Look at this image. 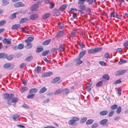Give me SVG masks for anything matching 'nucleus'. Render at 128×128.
<instances>
[{
  "instance_id": "obj_1",
  "label": "nucleus",
  "mask_w": 128,
  "mask_h": 128,
  "mask_svg": "<svg viewBox=\"0 0 128 128\" xmlns=\"http://www.w3.org/2000/svg\"><path fill=\"white\" fill-rule=\"evenodd\" d=\"M102 48L101 47H97L94 49L92 48L89 50L88 52L89 54H95L97 52L100 51Z\"/></svg>"
},
{
  "instance_id": "obj_2",
  "label": "nucleus",
  "mask_w": 128,
  "mask_h": 128,
  "mask_svg": "<svg viewBox=\"0 0 128 128\" xmlns=\"http://www.w3.org/2000/svg\"><path fill=\"white\" fill-rule=\"evenodd\" d=\"M79 118L76 117H74L72 118V119L69 121L68 122V124L69 125H72L75 122H76L78 121Z\"/></svg>"
},
{
  "instance_id": "obj_3",
  "label": "nucleus",
  "mask_w": 128,
  "mask_h": 128,
  "mask_svg": "<svg viewBox=\"0 0 128 128\" xmlns=\"http://www.w3.org/2000/svg\"><path fill=\"white\" fill-rule=\"evenodd\" d=\"M74 62L76 64L77 66H79L82 62V61H81L80 58H76L74 60Z\"/></svg>"
},
{
  "instance_id": "obj_4",
  "label": "nucleus",
  "mask_w": 128,
  "mask_h": 128,
  "mask_svg": "<svg viewBox=\"0 0 128 128\" xmlns=\"http://www.w3.org/2000/svg\"><path fill=\"white\" fill-rule=\"evenodd\" d=\"M52 13L53 15L55 16H58L60 14L59 10L57 9L53 10Z\"/></svg>"
},
{
  "instance_id": "obj_5",
  "label": "nucleus",
  "mask_w": 128,
  "mask_h": 128,
  "mask_svg": "<svg viewBox=\"0 0 128 128\" xmlns=\"http://www.w3.org/2000/svg\"><path fill=\"white\" fill-rule=\"evenodd\" d=\"M25 5L22 2H18L15 3L14 5V6L16 7H19L20 6L24 7Z\"/></svg>"
},
{
  "instance_id": "obj_6",
  "label": "nucleus",
  "mask_w": 128,
  "mask_h": 128,
  "mask_svg": "<svg viewBox=\"0 0 128 128\" xmlns=\"http://www.w3.org/2000/svg\"><path fill=\"white\" fill-rule=\"evenodd\" d=\"M52 74V72H50L44 73L42 75V78L50 76Z\"/></svg>"
},
{
  "instance_id": "obj_7",
  "label": "nucleus",
  "mask_w": 128,
  "mask_h": 128,
  "mask_svg": "<svg viewBox=\"0 0 128 128\" xmlns=\"http://www.w3.org/2000/svg\"><path fill=\"white\" fill-rule=\"evenodd\" d=\"M11 39L10 38H4L2 42L4 44H11Z\"/></svg>"
},
{
  "instance_id": "obj_8",
  "label": "nucleus",
  "mask_w": 128,
  "mask_h": 128,
  "mask_svg": "<svg viewBox=\"0 0 128 128\" xmlns=\"http://www.w3.org/2000/svg\"><path fill=\"white\" fill-rule=\"evenodd\" d=\"M38 4H34L32 5L30 8V9L32 11L36 10L38 8Z\"/></svg>"
},
{
  "instance_id": "obj_9",
  "label": "nucleus",
  "mask_w": 128,
  "mask_h": 128,
  "mask_svg": "<svg viewBox=\"0 0 128 128\" xmlns=\"http://www.w3.org/2000/svg\"><path fill=\"white\" fill-rule=\"evenodd\" d=\"M126 71V70H125L119 71L116 73V76L120 75L125 73Z\"/></svg>"
},
{
  "instance_id": "obj_10",
  "label": "nucleus",
  "mask_w": 128,
  "mask_h": 128,
  "mask_svg": "<svg viewBox=\"0 0 128 128\" xmlns=\"http://www.w3.org/2000/svg\"><path fill=\"white\" fill-rule=\"evenodd\" d=\"M38 16V15L37 14H34L30 16V18L32 20H34L36 19Z\"/></svg>"
},
{
  "instance_id": "obj_11",
  "label": "nucleus",
  "mask_w": 128,
  "mask_h": 128,
  "mask_svg": "<svg viewBox=\"0 0 128 128\" xmlns=\"http://www.w3.org/2000/svg\"><path fill=\"white\" fill-rule=\"evenodd\" d=\"M64 34V32L63 31H61L58 32L56 36V37L58 38L62 36Z\"/></svg>"
},
{
  "instance_id": "obj_12",
  "label": "nucleus",
  "mask_w": 128,
  "mask_h": 128,
  "mask_svg": "<svg viewBox=\"0 0 128 128\" xmlns=\"http://www.w3.org/2000/svg\"><path fill=\"white\" fill-rule=\"evenodd\" d=\"M108 121V120L107 119H105L102 120L100 122V124L102 125H104L107 123Z\"/></svg>"
},
{
  "instance_id": "obj_13",
  "label": "nucleus",
  "mask_w": 128,
  "mask_h": 128,
  "mask_svg": "<svg viewBox=\"0 0 128 128\" xmlns=\"http://www.w3.org/2000/svg\"><path fill=\"white\" fill-rule=\"evenodd\" d=\"M7 56V54H6L4 53H0V58L4 59L6 58Z\"/></svg>"
},
{
  "instance_id": "obj_14",
  "label": "nucleus",
  "mask_w": 128,
  "mask_h": 128,
  "mask_svg": "<svg viewBox=\"0 0 128 128\" xmlns=\"http://www.w3.org/2000/svg\"><path fill=\"white\" fill-rule=\"evenodd\" d=\"M86 52L85 50H84L81 52L78 56V58H82L85 54Z\"/></svg>"
},
{
  "instance_id": "obj_15",
  "label": "nucleus",
  "mask_w": 128,
  "mask_h": 128,
  "mask_svg": "<svg viewBox=\"0 0 128 128\" xmlns=\"http://www.w3.org/2000/svg\"><path fill=\"white\" fill-rule=\"evenodd\" d=\"M108 113V112L106 110H104L100 112V114L101 116H104L106 115Z\"/></svg>"
},
{
  "instance_id": "obj_16",
  "label": "nucleus",
  "mask_w": 128,
  "mask_h": 128,
  "mask_svg": "<svg viewBox=\"0 0 128 128\" xmlns=\"http://www.w3.org/2000/svg\"><path fill=\"white\" fill-rule=\"evenodd\" d=\"M50 14L49 13H46L44 14L42 18L44 19H46L48 18L50 16Z\"/></svg>"
},
{
  "instance_id": "obj_17",
  "label": "nucleus",
  "mask_w": 128,
  "mask_h": 128,
  "mask_svg": "<svg viewBox=\"0 0 128 128\" xmlns=\"http://www.w3.org/2000/svg\"><path fill=\"white\" fill-rule=\"evenodd\" d=\"M34 38L33 37L30 36L28 37L27 39L25 41V42H31L34 40Z\"/></svg>"
},
{
  "instance_id": "obj_18",
  "label": "nucleus",
  "mask_w": 128,
  "mask_h": 128,
  "mask_svg": "<svg viewBox=\"0 0 128 128\" xmlns=\"http://www.w3.org/2000/svg\"><path fill=\"white\" fill-rule=\"evenodd\" d=\"M47 90V89L45 87H43L40 90L39 93L40 94L46 92Z\"/></svg>"
},
{
  "instance_id": "obj_19",
  "label": "nucleus",
  "mask_w": 128,
  "mask_h": 128,
  "mask_svg": "<svg viewBox=\"0 0 128 128\" xmlns=\"http://www.w3.org/2000/svg\"><path fill=\"white\" fill-rule=\"evenodd\" d=\"M58 50L60 52L64 51V48L63 44H61L58 48Z\"/></svg>"
},
{
  "instance_id": "obj_20",
  "label": "nucleus",
  "mask_w": 128,
  "mask_h": 128,
  "mask_svg": "<svg viewBox=\"0 0 128 128\" xmlns=\"http://www.w3.org/2000/svg\"><path fill=\"white\" fill-rule=\"evenodd\" d=\"M28 20V19L27 18H24L21 19L20 21V23H22Z\"/></svg>"
},
{
  "instance_id": "obj_21",
  "label": "nucleus",
  "mask_w": 128,
  "mask_h": 128,
  "mask_svg": "<svg viewBox=\"0 0 128 128\" xmlns=\"http://www.w3.org/2000/svg\"><path fill=\"white\" fill-rule=\"evenodd\" d=\"M20 26V25L19 24H15L12 27V29H16Z\"/></svg>"
},
{
  "instance_id": "obj_22",
  "label": "nucleus",
  "mask_w": 128,
  "mask_h": 128,
  "mask_svg": "<svg viewBox=\"0 0 128 128\" xmlns=\"http://www.w3.org/2000/svg\"><path fill=\"white\" fill-rule=\"evenodd\" d=\"M51 40L49 39L46 40L42 42V44L44 45H46L48 44L50 42Z\"/></svg>"
},
{
  "instance_id": "obj_23",
  "label": "nucleus",
  "mask_w": 128,
  "mask_h": 128,
  "mask_svg": "<svg viewBox=\"0 0 128 128\" xmlns=\"http://www.w3.org/2000/svg\"><path fill=\"white\" fill-rule=\"evenodd\" d=\"M62 92H63V94H67L69 93V90L68 89L66 88L62 90Z\"/></svg>"
},
{
  "instance_id": "obj_24",
  "label": "nucleus",
  "mask_w": 128,
  "mask_h": 128,
  "mask_svg": "<svg viewBox=\"0 0 128 128\" xmlns=\"http://www.w3.org/2000/svg\"><path fill=\"white\" fill-rule=\"evenodd\" d=\"M92 86V84H88L87 85L86 87V89L88 92H90L91 90V86Z\"/></svg>"
},
{
  "instance_id": "obj_25",
  "label": "nucleus",
  "mask_w": 128,
  "mask_h": 128,
  "mask_svg": "<svg viewBox=\"0 0 128 128\" xmlns=\"http://www.w3.org/2000/svg\"><path fill=\"white\" fill-rule=\"evenodd\" d=\"M79 8L84 11H85L86 10V8L85 6L83 4L79 5Z\"/></svg>"
},
{
  "instance_id": "obj_26",
  "label": "nucleus",
  "mask_w": 128,
  "mask_h": 128,
  "mask_svg": "<svg viewBox=\"0 0 128 128\" xmlns=\"http://www.w3.org/2000/svg\"><path fill=\"white\" fill-rule=\"evenodd\" d=\"M41 67L39 66H38L37 68L34 69L35 71L37 73H40L41 70Z\"/></svg>"
},
{
  "instance_id": "obj_27",
  "label": "nucleus",
  "mask_w": 128,
  "mask_h": 128,
  "mask_svg": "<svg viewBox=\"0 0 128 128\" xmlns=\"http://www.w3.org/2000/svg\"><path fill=\"white\" fill-rule=\"evenodd\" d=\"M60 77H56L55 78L52 80V83H55L57 82L58 81L60 80Z\"/></svg>"
},
{
  "instance_id": "obj_28",
  "label": "nucleus",
  "mask_w": 128,
  "mask_h": 128,
  "mask_svg": "<svg viewBox=\"0 0 128 128\" xmlns=\"http://www.w3.org/2000/svg\"><path fill=\"white\" fill-rule=\"evenodd\" d=\"M20 116V114L16 113L13 115L12 118L13 119L16 120L18 118V117Z\"/></svg>"
},
{
  "instance_id": "obj_29",
  "label": "nucleus",
  "mask_w": 128,
  "mask_h": 128,
  "mask_svg": "<svg viewBox=\"0 0 128 128\" xmlns=\"http://www.w3.org/2000/svg\"><path fill=\"white\" fill-rule=\"evenodd\" d=\"M14 97V95L12 94H8V100H10Z\"/></svg>"
},
{
  "instance_id": "obj_30",
  "label": "nucleus",
  "mask_w": 128,
  "mask_h": 128,
  "mask_svg": "<svg viewBox=\"0 0 128 128\" xmlns=\"http://www.w3.org/2000/svg\"><path fill=\"white\" fill-rule=\"evenodd\" d=\"M94 121V120L92 119L89 120L87 121L86 124L87 125L90 124L93 122Z\"/></svg>"
},
{
  "instance_id": "obj_31",
  "label": "nucleus",
  "mask_w": 128,
  "mask_h": 128,
  "mask_svg": "<svg viewBox=\"0 0 128 128\" xmlns=\"http://www.w3.org/2000/svg\"><path fill=\"white\" fill-rule=\"evenodd\" d=\"M28 90V88L26 86L22 88L20 91H21V93L24 92L25 91H27Z\"/></svg>"
},
{
  "instance_id": "obj_32",
  "label": "nucleus",
  "mask_w": 128,
  "mask_h": 128,
  "mask_svg": "<svg viewBox=\"0 0 128 128\" xmlns=\"http://www.w3.org/2000/svg\"><path fill=\"white\" fill-rule=\"evenodd\" d=\"M103 78L106 80H108L110 78V77L108 75L105 74L102 76Z\"/></svg>"
},
{
  "instance_id": "obj_33",
  "label": "nucleus",
  "mask_w": 128,
  "mask_h": 128,
  "mask_svg": "<svg viewBox=\"0 0 128 128\" xmlns=\"http://www.w3.org/2000/svg\"><path fill=\"white\" fill-rule=\"evenodd\" d=\"M49 50H48L44 51L42 53V55L43 56H46L49 52Z\"/></svg>"
},
{
  "instance_id": "obj_34",
  "label": "nucleus",
  "mask_w": 128,
  "mask_h": 128,
  "mask_svg": "<svg viewBox=\"0 0 128 128\" xmlns=\"http://www.w3.org/2000/svg\"><path fill=\"white\" fill-rule=\"evenodd\" d=\"M18 99L16 97H14L12 98L11 101L12 103H14L18 102Z\"/></svg>"
},
{
  "instance_id": "obj_35",
  "label": "nucleus",
  "mask_w": 128,
  "mask_h": 128,
  "mask_svg": "<svg viewBox=\"0 0 128 128\" xmlns=\"http://www.w3.org/2000/svg\"><path fill=\"white\" fill-rule=\"evenodd\" d=\"M38 91V90L36 88H32L31 89L30 91L29 92L30 93H36Z\"/></svg>"
},
{
  "instance_id": "obj_36",
  "label": "nucleus",
  "mask_w": 128,
  "mask_h": 128,
  "mask_svg": "<svg viewBox=\"0 0 128 128\" xmlns=\"http://www.w3.org/2000/svg\"><path fill=\"white\" fill-rule=\"evenodd\" d=\"M86 0H78V4H83Z\"/></svg>"
},
{
  "instance_id": "obj_37",
  "label": "nucleus",
  "mask_w": 128,
  "mask_h": 128,
  "mask_svg": "<svg viewBox=\"0 0 128 128\" xmlns=\"http://www.w3.org/2000/svg\"><path fill=\"white\" fill-rule=\"evenodd\" d=\"M14 56L13 55H9L8 56H7L6 58L8 60H10L14 58Z\"/></svg>"
},
{
  "instance_id": "obj_38",
  "label": "nucleus",
  "mask_w": 128,
  "mask_h": 128,
  "mask_svg": "<svg viewBox=\"0 0 128 128\" xmlns=\"http://www.w3.org/2000/svg\"><path fill=\"white\" fill-rule=\"evenodd\" d=\"M35 96V94H28L27 96V98H28L32 99Z\"/></svg>"
},
{
  "instance_id": "obj_39",
  "label": "nucleus",
  "mask_w": 128,
  "mask_h": 128,
  "mask_svg": "<svg viewBox=\"0 0 128 128\" xmlns=\"http://www.w3.org/2000/svg\"><path fill=\"white\" fill-rule=\"evenodd\" d=\"M66 8V4H63L61 6L60 8V10H63Z\"/></svg>"
},
{
  "instance_id": "obj_40",
  "label": "nucleus",
  "mask_w": 128,
  "mask_h": 128,
  "mask_svg": "<svg viewBox=\"0 0 128 128\" xmlns=\"http://www.w3.org/2000/svg\"><path fill=\"white\" fill-rule=\"evenodd\" d=\"M3 98L4 99H8V93H5L2 96Z\"/></svg>"
},
{
  "instance_id": "obj_41",
  "label": "nucleus",
  "mask_w": 128,
  "mask_h": 128,
  "mask_svg": "<svg viewBox=\"0 0 128 128\" xmlns=\"http://www.w3.org/2000/svg\"><path fill=\"white\" fill-rule=\"evenodd\" d=\"M61 92H62V90L59 89L56 90L54 93V94L55 95L58 94L60 93Z\"/></svg>"
},
{
  "instance_id": "obj_42",
  "label": "nucleus",
  "mask_w": 128,
  "mask_h": 128,
  "mask_svg": "<svg viewBox=\"0 0 128 128\" xmlns=\"http://www.w3.org/2000/svg\"><path fill=\"white\" fill-rule=\"evenodd\" d=\"M11 66V64L10 63H6L4 65V68H8Z\"/></svg>"
},
{
  "instance_id": "obj_43",
  "label": "nucleus",
  "mask_w": 128,
  "mask_h": 128,
  "mask_svg": "<svg viewBox=\"0 0 128 128\" xmlns=\"http://www.w3.org/2000/svg\"><path fill=\"white\" fill-rule=\"evenodd\" d=\"M24 47V45L22 44H20L18 46V49L19 50H21Z\"/></svg>"
},
{
  "instance_id": "obj_44",
  "label": "nucleus",
  "mask_w": 128,
  "mask_h": 128,
  "mask_svg": "<svg viewBox=\"0 0 128 128\" xmlns=\"http://www.w3.org/2000/svg\"><path fill=\"white\" fill-rule=\"evenodd\" d=\"M44 49L42 48H37L36 52L38 53L42 51Z\"/></svg>"
},
{
  "instance_id": "obj_45",
  "label": "nucleus",
  "mask_w": 128,
  "mask_h": 128,
  "mask_svg": "<svg viewBox=\"0 0 128 128\" xmlns=\"http://www.w3.org/2000/svg\"><path fill=\"white\" fill-rule=\"evenodd\" d=\"M87 119V118L86 117L83 118L81 119L80 122L82 124L84 123L86 121Z\"/></svg>"
},
{
  "instance_id": "obj_46",
  "label": "nucleus",
  "mask_w": 128,
  "mask_h": 128,
  "mask_svg": "<svg viewBox=\"0 0 128 128\" xmlns=\"http://www.w3.org/2000/svg\"><path fill=\"white\" fill-rule=\"evenodd\" d=\"M121 111V108L120 106H118V108H117L116 112V113L118 114H120Z\"/></svg>"
},
{
  "instance_id": "obj_47",
  "label": "nucleus",
  "mask_w": 128,
  "mask_h": 128,
  "mask_svg": "<svg viewBox=\"0 0 128 128\" xmlns=\"http://www.w3.org/2000/svg\"><path fill=\"white\" fill-rule=\"evenodd\" d=\"M102 82L100 81L98 82L96 84V86L97 87H100L101 86L102 84Z\"/></svg>"
},
{
  "instance_id": "obj_48",
  "label": "nucleus",
  "mask_w": 128,
  "mask_h": 128,
  "mask_svg": "<svg viewBox=\"0 0 128 128\" xmlns=\"http://www.w3.org/2000/svg\"><path fill=\"white\" fill-rule=\"evenodd\" d=\"M118 105L116 104H114L110 107V108L112 110H115L117 108Z\"/></svg>"
},
{
  "instance_id": "obj_49",
  "label": "nucleus",
  "mask_w": 128,
  "mask_h": 128,
  "mask_svg": "<svg viewBox=\"0 0 128 128\" xmlns=\"http://www.w3.org/2000/svg\"><path fill=\"white\" fill-rule=\"evenodd\" d=\"M78 45L80 46V48H84L85 46L84 45L82 42L78 43Z\"/></svg>"
},
{
  "instance_id": "obj_50",
  "label": "nucleus",
  "mask_w": 128,
  "mask_h": 128,
  "mask_svg": "<svg viewBox=\"0 0 128 128\" xmlns=\"http://www.w3.org/2000/svg\"><path fill=\"white\" fill-rule=\"evenodd\" d=\"M121 82L120 79H119L116 81L114 82H113V84L114 85H116L120 83Z\"/></svg>"
},
{
  "instance_id": "obj_51",
  "label": "nucleus",
  "mask_w": 128,
  "mask_h": 128,
  "mask_svg": "<svg viewBox=\"0 0 128 128\" xmlns=\"http://www.w3.org/2000/svg\"><path fill=\"white\" fill-rule=\"evenodd\" d=\"M27 44V46H28V48H31L32 46V44H31V42H26Z\"/></svg>"
},
{
  "instance_id": "obj_52",
  "label": "nucleus",
  "mask_w": 128,
  "mask_h": 128,
  "mask_svg": "<svg viewBox=\"0 0 128 128\" xmlns=\"http://www.w3.org/2000/svg\"><path fill=\"white\" fill-rule=\"evenodd\" d=\"M127 62V60H124L120 61L118 62L119 64L121 65L124 63H126Z\"/></svg>"
},
{
  "instance_id": "obj_53",
  "label": "nucleus",
  "mask_w": 128,
  "mask_h": 128,
  "mask_svg": "<svg viewBox=\"0 0 128 128\" xmlns=\"http://www.w3.org/2000/svg\"><path fill=\"white\" fill-rule=\"evenodd\" d=\"M76 31L74 30H73L71 34V37L73 38L74 37L76 34Z\"/></svg>"
},
{
  "instance_id": "obj_54",
  "label": "nucleus",
  "mask_w": 128,
  "mask_h": 128,
  "mask_svg": "<svg viewBox=\"0 0 128 128\" xmlns=\"http://www.w3.org/2000/svg\"><path fill=\"white\" fill-rule=\"evenodd\" d=\"M8 0H2V2L4 5H6L8 4Z\"/></svg>"
},
{
  "instance_id": "obj_55",
  "label": "nucleus",
  "mask_w": 128,
  "mask_h": 128,
  "mask_svg": "<svg viewBox=\"0 0 128 128\" xmlns=\"http://www.w3.org/2000/svg\"><path fill=\"white\" fill-rule=\"evenodd\" d=\"M58 27L60 29H62L64 27L63 24L62 23H60L58 24Z\"/></svg>"
},
{
  "instance_id": "obj_56",
  "label": "nucleus",
  "mask_w": 128,
  "mask_h": 128,
  "mask_svg": "<svg viewBox=\"0 0 128 128\" xmlns=\"http://www.w3.org/2000/svg\"><path fill=\"white\" fill-rule=\"evenodd\" d=\"M114 111L112 110L108 114V116L109 117L112 116L114 114Z\"/></svg>"
},
{
  "instance_id": "obj_57",
  "label": "nucleus",
  "mask_w": 128,
  "mask_h": 128,
  "mask_svg": "<svg viewBox=\"0 0 128 128\" xmlns=\"http://www.w3.org/2000/svg\"><path fill=\"white\" fill-rule=\"evenodd\" d=\"M32 57L31 56H29L27 57L25 60L27 61H29L32 60Z\"/></svg>"
},
{
  "instance_id": "obj_58",
  "label": "nucleus",
  "mask_w": 128,
  "mask_h": 128,
  "mask_svg": "<svg viewBox=\"0 0 128 128\" xmlns=\"http://www.w3.org/2000/svg\"><path fill=\"white\" fill-rule=\"evenodd\" d=\"M98 125L97 123H94L92 125L91 128H96L97 127Z\"/></svg>"
},
{
  "instance_id": "obj_59",
  "label": "nucleus",
  "mask_w": 128,
  "mask_h": 128,
  "mask_svg": "<svg viewBox=\"0 0 128 128\" xmlns=\"http://www.w3.org/2000/svg\"><path fill=\"white\" fill-rule=\"evenodd\" d=\"M99 64L102 66H106V64L103 61H100L99 62Z\"/></svg>"
},
{
  "instance_id": "obj_60",
  "label": "nucleus",
  "mask_w": 128,
  "mask_h": 128,
  "mask_svg": "<svg viewBox=\"0 0 128 128\" xmlns=\"http://www.w3.org/2000/svg\"><path fill=\"white\" fill-rule=\"evenodd\" d=\"M28 12V11L26 10H22L20 11V12L22 14H26Z\"/></svg>"
},
{
  "instance_id": "obj_61",
  "label": "nucleus",
  "mask_w": 128,
  "mask_h": 128,
  "mask_svg": "<svg viewBox=\"0 0 128 128\" xmlns=\"http://www.w3.org/2000/svg\"><path fill=\"white\" fill-rule=\"evenodd\" d=\"M10 17L11 19H13L15 18L16 17V14L14 13L12 14L10 16Z\"/></svg>"
},
{
  "instance_id": "obj_62",
  "label": "nucleus",
  "mask_w": 128,
  "mask_h": 128,
  "mask_svg": "<svg viewBox=\"0 0 128 128\" xmlns=\"http://www.w3.org/2000/svg\"><path fill=\"white\" fill-rule=\"evenodd\" d=\"M86 2L88 3L89 4H92L93 2V0H87Z\"/></svg>"
},
{
  "instance_id": "obj_63",
  "label": "nucleus",
  "mask_w": 128,
  "mask_h": 128,
  "mask_svg": "<svg viewBox=\"0 0 128 128\" xmlns=\"http://www.w3.org/2000/svg\"><path fill=\"white\" fill-rule=\"evenodd\" d=\"M6 23V22L4 20H2L0 21V26H2L4 25Z\"/></svg>"
},
{
  "instance_id": "obj_64",
  "label": "nucleus",
  "mask_w": 128,
  "mask_h": 128,
  "mask_svg": "<svg viewBox=\"0 0 128 128\" xmlns=\"http://www.w3.org/2000/svg\"><path fill=\"white\" fill-rule=\"evenodd\" d=\"M22 107L24 108L27 109L29 108V106L27 104H24L22 106Z\"/></svg>"
}]
</instances>
